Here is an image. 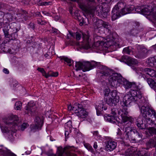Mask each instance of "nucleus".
Masks as SVG:
<instances>
[{
    "label": "nucleus",
    "mask_w": 156,
    "mask_h": 156,
    "mask_svg": "<svg viewBox=\"0 0 156 156\" xmlns=\"http://www.w3.org/2000/svg\"><path fill=\"white\" fill-rule=\"evenodd\" d=\"M142 7L140 6L135 8L133 5H126L124 2H119L112 10V20H115L122 16L133 12L134 9L138 13H142Z\"/></svg>",
    "instance_id": "nucleus-1"
},
{
    "label": "nucleus",
    "mask_w": 156,
    "mask_h": 156,
    "mask_svg": "<svg viewBox=\"0 0 156 156\" xmlns=\"http://www.w3.org/2000/svg\"><path fill=\"white\" fill-rule=\"evenodd\" d=\"M96 66H98L99 69L101 70L100 73L102 74V76H108L112 73V71L110 69L105 66L100 64V62L94 61H92L90 62H76L75 65L76 71L82 70L84 72L88 71Z\"/></svg>",
    "instance_id": "nucleus-2"
},
{
    "label": "nucleus",
    "mask_w": 156,
    "mask_h": 156,
    "mask_svg": "<svg viewBox=\"0 0 156 156\" xmlns=\"http://www.w3.org/2000/svg\"><path fill=\"white\" fill-rule=\"evenodd\" d=\"M111 113L112 115H108L104 117L105 119L107 121L113 123H115L116 120L115 116L117 113L118 116L119 117V116H120L123 122L127 121L131 122L132 118L129 116L128 109L126 108L125 107L119 110L115 108H112L111 109Z\"/></svg>",
    "instance_id": "nucleus-3"
},
{
    "label": "nucleus",
    "mask_w": 156,
    "mask_h": 156,
    "mask_svg": "<svg viewBox=\"0 0 156 156\" xmlns=\"http://www.w3.org/2000/svg\"><path fill=\"white\" fill-rule=\"evenodd\" d=\"M83 40L81 42L76 43V44L79 46L80 48H83L85 49H88L90 48L91 44V39L90 38V36L88 34L80 33L78 32H76L75 38L77 41L79 40L82 37Z\"/></svg>",
    "instance_id": "nucleus-4"
},
{
    "label": "nucleus",
    "mask_w": 156,
    "mask_h": 156,
    "mask_svg": "<svg viewBox=\"0 0 156 156\" xmlns=\"http://www.w3.org/2000/svg\"><path fill=\"white\" fill-rule=\"evenodd\" d=\"M142 101L140 104L142 105L140 108V111L142 115L144 118L147 117H154L156 119V111L147 106V102L143 98H141Z\"/></svg>",
    "instance_id": "nucleus-5"
},
{
    "label": "nucleus",
    "mask_w": 156,
    "mask_h": 156,
    "mask_svg": "<svg viewBox=\"0 0 156 156\" xmlns=\"http://www.w3.org/2000/svg\"><path fill=\"white\" fill-rule=\"evenodd\" d=\"M96 3L94 0H85L83 3L79 5L80 8L83 11H88L93 16L96 11Z\"/></svg>",
    "instance_id": "nucleus-6"
},
{
    "label": "nucleus",
    "mask_w": 156,
    "mask_h": 156,
    "mask_svg": "<svg viewBox=\"0 0 156 156\" xmlns=\"http://www.w3.org/2000/svg\"><path fill=\"white\" fill-rule=\"evenodd\" d=\"M125 133L126 138L133 141H135L136 139L140 140L142 138V135L140 132L130 127L126 128Z\"/></svg>",
    "instance_id": "nucleus-7"
},
{
    "label": "nucleus",
    "mask_w": 156,
    "mask_h": 156,
    "mask_svg": "<svg viewBox=\"0 0 156 156\" xmlns=\"http://www.w3.org/2000/svg\"><path fill=\"white\" fill-rule=\"evenodd\" d=\"M122 76L120 74L117 73L113 74L109 77V83L113 87H116L119 86L120 82L122 81Z\"/></svg>",
    "instance_id": "nucleus-8"
},
{
    "label": "nucleus",
    "mask_w": 156,
    "mask_h": 156,
    "mask_svg": "<svg viewBox=\"0 0 156 156\" xmlns=\"http://www.w3.org/2000/svg\"><path fill=\"white\" fill-rule=\"evenodd\" d=\"M76 107H73V109L75 111L76 115L79 117L85 118L88 115L87 112L84 110L82 105L76 103Z\"/></svg>",
    "instance_id": "nucleus-9"
},
{
    "label": "nucleus",
    "mask_w": 156,
    "mask_h": 156,
    "mask_svg": "<svg viewBox=\"0 0 156 156\" xmlns=\"http://www.w3.org/2000/svg\"><path fill=\"white\" fill-rule=\"evenodd\" d=\"M25 112L26 113L34 115V113L37 110L35 103L34 101H30L28 103L25 108Z\"/></svg>",
    "instance_id": "nucleus-10"
},
{
    "label": "nucleus",
    "mask_w": 156,
    "mask_h": 156,
    "mask_svg": "<svg viewBox=\"0 0 156 156\" xmlns=\"http://www.w3.org/2000/svg\"><path fill=\"white\" fill-rule=\"evenodd\" d=\"M21 121L19 119L18 117L16 115L12 116V120L11 122H6V124L9 126L10 127H12L14 129L17 130L19 126L21 124Z\"/></svg>",
    "instance_id": "nucleus-11"
},
{
    "label": "nucleus",
    "mask_w": 156,
    "mask_h": 156,
    "mask_svg": "<svg viewBox=\"0 0 156 156\" xmlns=\"http://www.w3.org/2000/svg\"><path fill=\"white\" fill-rule=\"evenodd\" d=\"M109 11L108 9L103 8L102 6H97L96 8L95 15L96 14L101 17L106 18Z\"/></svg>",
    "instance_id": "nucleus-12"
},
{
    "label": "nucleus",
    "mask_w": 156,
    "mask_h": 156,
    "mask_svg": "<svg viewBox=\"0 0 156 156\" xmlns=\"http://www.w3.org/2000/svg\"><path fill=\"white\" fill-rule=\"evenodd\" d=\"M119 60L120 61L123 62L130 66L136 65L138 63L136 59L127 55L122 56Z\"/></svg>",
    "instance_id": "nucleus-13"
},
{
    "label": "nucleus",
    "mask_w": 156,
    "mask_h": 156,
    "mask_svg": "<svg viewBox=\"0 0 156 156\" xmlns=\"http://www.w3.org/2000/svg\"><path fill=\"white\" fill-rule=\"evenodd\" d=\"M106 40V41L104 43L103 41H98L95 44V46L96 47H98L100 46L103 45L104 44H105L106 45H107L106 47H107L113 46H116L117 44L116 42H115L112 39H110L107 38Z\"/></svg>",
    "instance_id": "nucleus-14"
},
{
    "label": "nucleus",
    "mask_w": 156,
    "mask_h": 156,
    "mask_svg": "<svg viewBox=\"0 0 156 156\" xmlns=\"http://www.w3.org/2000/svg\"><path fill=\"white\" fill-rule=\"evenodd\" d=\"M69 147H66L64 149L62 147H58V150L59 151V154H55L54 156H76V155L69 151Z\"/></svg>",
    "instance_id": "nucleus-15"
},
{
    "label": "nucleus",
    "mask_w": 156,
    "mask_h": 156,
    "mask_svg": "<svg viewBox=\"0 0 156 156\" xmlns=\"http://www.w3.org/2000/svg\"><path fill=\"white\" fill-rule=\"evenodd\" d=\"M124 98V100H125V101L127 102L128 104H129L132 101H138L140 103H141V101H142L141 98V100H140V98L133 97L129 94H128L125 95ZM141 98H142L141 97Z\"/></svg>",
    "instance_id": "nucleus-16"
},
{
    "label": "nucleus",
    "mask_w": 156,
    "mask_h": 156,
    "mask_svg": "<svg viewBox=\"0 0 156 156\" xmlns=\"http://www.w3.org/2000/svg\"><path fill=\"white\" fill-rule=\"evenodd\" d=\"M13 30V28H11V26L8 23L5 24L3 27V31L5 37H8V35L10 33L12 32Z\"/></svg>",
    "instance_id": "nucleus-17"
},
{
    "label": "nucleus",
    "mask_w": 156,
    "mask_h": 156,
    "mask_svg": "<svg viewBox=\"0 0 156 156\" xmlns=\"http://www.w3.org/2000/svg\"><path fill=\"white\" fill-rule=\"evenodd\" d=\"M106 149L107 151H113L116 147V143L114 141L109 140L106 143Z\"/></svg>",
    "instance_id": "nucleus-18"
},
{
    "label": "nucleus",
    "mask_w": 156,
    "mask_h": 156,
    "mask_svg": "<svg viewBox=\"0 0 156 156\" xmlns=\"http://www.w3.org/2000/svg\"><path fill=\"white\" fill-rule=\"evenodd\" d=\"M146 147L145 148L146 150H149L150 148L156 147V140L151 139L147 141L145 143Z\"/></svg>",
    "instance_id": "nucleus-19"
},
{
    "label": "nucleus",
    "mask_w": 156,
    "mask_h": 156,
    "mask_svg": "<svg viewBox=\"0 0 156 156\" xmlns=\"http://www.w3.org/2000/svg\"><path fill=\"white\" fill-rule=\"evenodd\" d=\"M19 30V29L16 28H13V32L10 33L8 35V37H6V38H9V40L10 41L16 40L18 37V34L17 32Z\"/></svg>",
    "instance_id": "nucleus-20"
},
{
    "label": "nucleus",
    "mask_w": 156,
    "mask_h": 156,
    "mask_svg": "<svg viewBox=\"0 0 156 156\" xmlns=\"http://www.w3.org/2000/svg\"><path fill=\"white\" fill-rule=\"evenodd\" d=\"M136 124L140 129H146L145 121L142 118H138L136 122Z\"/></svg>",
    "instance_id": "nucleus-21"
},
{
    "label": "nucleus",
    "mask_w": 156,
    "mask_h": 156,
    "mask_svg": "<svg viewBox=\"0 0 156 156\" xmlns=\"http://www.w3.org/2000/svg\"><path fill=\"white\" fill-rule=\"evenodd\" d=\"M117 100V98L115 99L114 98L108 97L106 98V102L110 106L115 105L119 101V100Z\"/></svg>",
    "instance_id": "nucleus-22"
},
{
    "label": "nucleus",
    "mask_w": 156,
    "mask_h": 156,
    "mask_svg": "<svg viewBox=\"0 0 156 156\" xmlns=\"http://www.w3.org/2000/svg\"><path fill=\"white\" fill-rule=\"evenodd\" d=\"M145 119V123L146 124V128L148 127L149 126L153 127L156 126V123H155L154 121L151 120L150 117L144 118Z\"/></svg>",
    "instance_id": "nucleus-23"
},
{
    "label": "nucleus",
    "mask_w": 156,
    "mask_h": 156,
    "mask_svg": "<svg viewBox=\"0 0 156 156\" xmlns=\"http://www.w3.org/2000/svg\"><path fill=\"white\" fill-rule=\"evenodd\" d=\"M147 81L151 88L156 90V80H153L151 78H147Z\"/></svg>",
    "instance_id": "nucleus-24"
},
{
    "label": "nucleus",
    "mask_w": 156,
    "mask_h": 156,
    "mask_svg": "<svg viewBox=\"0 0 156 156\" xmlns=\"http://www.w3.org/2000/svg\"><path fill=\"white\" fill-rule=\"evenodd\" d=\"M132 83L128 81L126 79L123 78L122 79V81L120 82V84H123L126 89L130 88Z\"/></svg>",
    "instance_id": "nucleus-25"
},
{
    "label": "nucleus",
    "mask_w": 156,
    "mask_h": 156,
    "mask_svg": "<svg viewBox=\"0 0 156 156\" xmlns=\"http://www.w3.org/2000/svg\"><path fill=\"white\" fill-rule=\"evenodd\" d=\"M105 102L102 100L101 101H100V103H99L98 105H96L95 106L96 109H98L100 110H106L107 109V107L104 106V103Z\"/></svg>",
    "instance_id": "nucleus-26"
},
{
    "label": "nucleus",
    "mask_w": 156,
    "mask_h": 156,
    "mask_svg": "<svg viewBox=\"0 0 156 156\" xmlns=\"http://www.w3.org/2000/svg\"><path fill=\"white\" fill-rule=\"evenodd\" d=\"M35 124L40 126H42L43 123V119L42 117L37 116L35 119Z\"/></svg>",
    "instance_id": "nucleus-27"
},
{
    "label": "nucleus",
    "mask_w": 156,
    "mask_h": 156,
    "mask_svg": "<svg viewBox=\"0 0 156 156\" xmlns=\"http://www.w3.org/2000/svg\"><path fill=\"white\" fill-rule=\"evenodd\" d=\"M123 52L124 54L129 55H133V54L132 48L131 47H126L124 48L123 50Z\"/></svg>",
    "instance_id": "nucleus-28"
},
{
    "label": "nucleus",
    "mask_w": 156,
    "mask_h": 156,
    "mask_svg": "<svg viewBox=\"0 0 156 156\" xmlns=\"http://www.w3.org/2000/svg\"><path fill=\"white\" fill-rule=\"evenodd\" d=\"M96 25L98 27H100L101 25L104 27L107 28L108 26V23L104 22L102 20H98L96 22Z\"/></svg>",
    "instance_id": "nucleus-29"
},
{
    "label": "nucleus",
    "mask_w": 156,
    "mask_h": 156,
    "mask_svg": "<svg viewBox=\"0 0 156 156\" xmlns=\"http://www.w3.org/2000/svg\"><path fill=\"white\" fill-rule=\"evenodd\" d=\"M147 129L149 133L151 136L156 135V126L147 127Z\"/></svg>",
    "instance_id": "nucleus-30"
},
{
    "label": "nucleus",
    "mask_w": 156,
    "mask_h": 156,
    "mask_svg": "<svg viewBox=\"0 0 156 156\" xmlns=\"http://www.w3.org/2000/svg\"><path fill=\"white\" fill-rule=\"evenodd\" d=\"M147 62L151 66L156 65V56L149 58Z\"/></svg>",
    "instance_id": "nucleus-31"
},
{
    "label": "nucleus",
    "mask_w": 156,
    "mask_h": 156,
    "mask_svg": "<svg viewBox=\"0 0 156 156\" xmlns=\"http://www.w3.org/2000/svg\"><path fill=\"white\" fill-rule=\"evenodd\" d=\"M108 97H110L112 98H114V99L117 98V100H119V97L117 96V93L116 91L115 90H112L109 94Z\"/></svg>",
    "instance_id": "nucleus-32"
},
{
    "label": "nucleus",
    "mask_w": 156,
    "mask_h": 156,
    "mask_svg": "<svg viewBox=\"0 0 156 156\" xmlns=\"http://www.w3.org/2000/svg\"><path fill=\"white\" fill-rule=\"evenodd\" d=\"M130 94L133 97H138V96L139 95V90H131L130 91H129Z\"/></svg>",
    "instance_id": "nucleus-33"
},
{
    "label": "nucleus",
    "mask_w": 156,
    "mask_h": 156,
    "mask_svg": "<svg viewBox=\"0 0 156 156\" xmlns=\"http://www.w3.org/2000/svg\"><path fill=\"white\" fill-rule=\"evenodd\" d=\"M59 58H60V60H63L65 62L69 64V66H72V64H71V59L64 56H60L59 57Z\"/></svg>",
    "instance_id": "nucleus-34"
},
{
    "label": "nucleus",
    "mask_w": 156,
    "mask_h": 156,
    "mask_svg": "<svg viewBox=\"0 0 156 156\" xmlns=\"http://www.w3.org/2000/svg\"><path fill=\"white\" fill-rule=\"evenodd\" d=\"M41 126H40L37 125L35 124L31 125L30 126V128L31 131H33V132H35L37 129H40Z\"/></svg>",
    "instance_id": "nucleus-35"
},
{
    "label": "nucleus",
    "mask_w": 156,
    "mask_h": 156,
    "mask_svg": "<svg viewBox=\"0 0 156 156\" xmlns=\"http://www.w3.org/2000/svg\"><path fill=\"white\" fill-rule=\"evenodd\" d=\"M65 127L66 129L69 131H71L72 127L71 121H69L66 122L65 125Z\"/></svg>",
    "instance_id": "nucleus-36"
},
{
    "label": "nucleus",
    "mask_w": 156,
    "mask_h": 156,
    "mask_svg": "<svg viewBox=\"0 0 156 156\" xmlns=\"http://www.w3.org/2000/svg\"><path fill=\"white\" fill-rule=\"evenodd\" d=\"M22 103L20 101H18L15 103L14 108L16 110H20L21 108Z\"/></svg>",
    "instance_id": "nucleus-37"
},
{
    "label": "nucleus",
    "mask_w": 156,
    "mask_h": 156,
    "mask_svg": "<svg viewBox=\"0 0 156 156\" xmlns=\"http://www.w3.org/2000/svg\"><path fill=\"white\" fill-rule=\"evenodd\" d=\"M139 31L137 28H133L130 31V35L135 36L137 34L139 33Z\"/></svg>",
    "instance_id": "nucleus-38"
},
{
    "label": "nucleus",
    "mask_w": 156,
    "mask_h": 156,
    "mask_svg": "<svg viewBox=\"0 0 156 156\" xmlns=\"http://www.w3.org/2000/svg\"><path fill=\"white\" fill-rule=\"evenodd\" d=\"M69 34L67 35V38L69 39L70 38H75L76 33H73L71 31H69Z\"/></svg>",
    "instance_id": "nucleus-39"
},
{
    "label": "nucleus",
    "mask_w": 156,
    "mask_h": 156,
    "mask_svg": "<svg viewBox=\"0 0 156 156\" xmlns=\"http://www.w3.org/2000/svg\"><path fill=\"white\" fill-rule=\"evenodd\" d=\"M58 75V73L57 72H51V73H48L47 75H45L46 78H48L49 76H51L53 77H56Z\"/></svg>",
    "instance_id": "nucleus-40"
},
{
    "label": "nucleus",
    "mask_w": 156,
    "mask_h": 156,
    "mask_svg": "<svg viewBox=\"0 0 156 156\" xmlns=\"http://www.w3.org/2000/svg\"><path fill=\"white\" fill-rule=\"evenodd\" d=\"M4 14L2 11H0V27H2L3 24V18Z\"/></svg>",
    "instance_id": "nucleus-41"
},
{
    "label": "nucleus",
    "mask_w": 156,
    "mask_h": 156,
    "mask_svg": "<svg viewBox=\"0 0 156 156\" xmlns=\"http://www.w3.org/2000/svg\"><path fill=\"white\" fill-rule=\"evenodd\" d=\"M147 74L151 77L156 78V72L154 70L151 69L149 73H147Z\"/></svg>",
    "instance_id": "nucleus-42"
},
{
    "label": "nucleus",
    "mask_w": 156,
    "mask_h": 156,
    "mask_svg": "<svg viewBox=\"0 0 156 156\" xmlns=\"http://www.w3.org/2000/svg\"><path fill=\"white\" fill-rule=\"evenodd\" d=\"M1 49L4 52H8L9 51V48L7 46L5 47V46L4 44L2 43V44L1 45Z\"/></svg>",
    "instance_id": "nucleus-43"
},
{
    "label": "nucleus",
    "mask_w": 156,
    "mask_h": 156,
    "mask_svg": "<svg viewBox=\"0 0 156 156\" xmlns=\"http://www.w3.org/2000/svg\"><path fill=\"white\" fill-rule=\"evenodd\" d=\"M79 22H80V23L79 25L80 26H82L83 25V24H87L86 23V22H85V20H87V19H84V18H83L82 17H80L79 18V19H78Z\"/></svg>",
    "instance_id": "nucleus-44"
},
{
    "label": "nucleus",
    "mask_w": 156,
    "mask_h": 156,
    "mask_svg": "<svg viewBox=\"0 0 156 156\" xmlns=\"http://www.w3.org/2000/svg\"><path fill=\"white\" fill-rule=\"evenodd\" d=\"M120 105L122 106L124 108H126L128 106V105H129L128 104L127 102L125 101V100H124V98H123V101L120 102Z\"/></svg>",
    "instance_id": "nucleus-45"
},
{
    "label": "nucleus",
    "mask_w": 156,
    "mask_h": 156,
    "mask_svg": "<svg viewBox=\"0 0 156 156\" xmlns=\"http://www.w3.org/2000/svg\"><path fill=\"white\" fill-rule=\"evenodd\" d=\"M10 133H9L8 138L11 141H12L14 140V137L13 135L15 134L12 131H10Z\"/></svg>",
    "instance_id": "nucleus-46"
},
{
    "label": "nucleus",
    "mask_w": 156,
    "mask_h": 156,
    "mask_svg": "<svg viewBox=\"0 0 156 156\" xmlns=\"http://www.w3.org/2000/svg\"><path fill=\"white\" fill-rule=\"evenodd\" d=\"M131 90H139L138 86L136 85V84L134 83H132L130 88Z\"/></svg>",
    "instance_id": "nucleus-47"
},
{
    "label": "nucleus",
    "mask_w": 156,
    "mask_h": 156,
    "mask_svg": "<svg viewBox=\"0 0 156 156\" xmlns=\"http://www.w3.org/2000/svg\"><path fill=\"white\" fill-rule=\"evenodd\" d=\"M1 129L2 132L5 133H9L10 132V131H12L9 130L8 129V127L6 126L2 127H1Z\"/></svg>",
    "instance_id": "nucleus-48"
},
{
    "label": "nucleus",
    "mask_w": 156,
    "mask_h": 156,
    "mask_svg": "<svg viewBox=\"0 0 156 156\" xmlns=\"http://www.w3.org/2000/svg\"><path fill=\"white\" fill-rule=\"evenodd\" d=\"M37 23H38L41 25H45L47 23V22L45 21L44 20H42V19L38 18L37 19Z\"/></svg>",
    "instance_id": "nucleus-49"
},
{
    "label": "nucleus",
    "mask_w": 156,
    "mask_h": 156,
    "mask_svg": "<svg viewBox=\"0 0 156 156\" xmlns=\"http://www.w3.org/2000/svg\"><path fill=\"white\" fill-rule=\"evenodd\" d=\"M70 14H71L72 16L75 19H79L80 17L78 16V12L77 11H75L74 13H72V12H70Z\"/></svg>",
    "instance_id": "nucleus-50"
},
{
    "label": "nucleus",
    "mask_w": 156,
    "mask_h": 156,
    "mask_svg": "<svg viewBox=\"0 0 156 156\" xmlns=\"http://www.w3.org/2000/svg\"><path fill=\"white\" fill-rule=\"evenodd\" d=\"M84 146L89 151H90L91 152H93L94 150L92 147L89 144H84Z\"/></svg>",
    "instance_id": "nucleus-51"
},
{
    "label": "nucleus",
    "mask_w": 156,
    "mask_h": 156,
    "mask_svg": "<svg viewBox=\"0 0 156 156\" xmlns=\"http://www.w3.org/2000/svg\"><path fill=\"white\" fill-rule=\"evenodd\" d=\"M37 70L41 72L43 76H45V75H47V74L46 73V72L43 68L38 67L37 69Z\"/></svg>",
    "instance_id": "nucleus-52"
},
{
    "label": "nucleus",
    "mask_w": 156,
    "mask_h": 156,
    "mask_svg": "<svg viewBox=\"0 0 156 156\" xmlns=\"http://www.w3.org/2000/svg\"><path fill=\"white\" fill-rule=\"evenodd\" d=\"M6 155H8L9 156H16L14 154L12 153L9 150H7L5 152Z\"/></svg>",
    "instance_id": "nucleus-53"
},
{
    "label": "nucleus",
    "mask_w": 156,
    "mask_h": 156,
    "mask_svg": "<svg viewBox=\"0 0 156 156\" xmlns=\"http://www.w3.org/2000/svg\"><path fill=\"white\" fill-rule=\"evenodd\" d=\"M110 90L109 89H105L104 91V94L105 96H107L108 97L110 93Z\"/></svg>",
    "instance_id": "nucleus-54"
},
{
    "label": "nucleus",
    "mask_w": 156,
    "mask_h": 156,
    "mask_svg": "<svg viewBox=\"0 0 156 156\" xmlns=\"http://www.w3.org/2000/svg\"><path fill=\"white\" fill-rule=\"evenodd\" d=\"M22 2L26 5H32V4H31L30 3L31 2V0H24L22 1Z\"/></svg>",
    "instance_id": "nucleus-55"
},
{
    "label": "nucleus",
    "mask_w": 156,
    "mask_h": 156,
    "mask_svg": "<svg viewBox=\"0 0 156 156\" xmlns=\"http://www.w3.org/2000/svg\"><path fill=\"white\" fill-rule=\"evenodd\" d=\"M28 126V124L26 123H23L21 126V130L23 131L24 130L26 127Z\"/></svg>",
    "instance_id": "nucleus-56"
},
{
    "label": "nucleus",
    "mask_w": 156,
    "mask_h": 156,
    "mask_svg": "<svg viewBox=\"0 0 156 156\" xmlns=\"http://www.w3.org/2000/svg\"><path fill=\"white\" fill-rule=\"evenodd\" d=\"M51 32L53 33L57 34L59 33V31L57 29L52 28Z\"/></svg>",
    "instance_id": "nucleus-57"
},
{
    "label": "nucleus",
    "mask_w": 156,
    "mask_h": 156,
    "mask_svg": "<svg viewBox=\"0 0 156 156\" xmlns=\"http://www.w3.org/2000/svg\"><path fill=\"white\" fill-rule=\"evenodd\" d=\"M22 17L23 18V19L25 21H27V20H29L30 17V16H29L28 14L22 16Z\"/></svg>",
    "instance_id": "nucleus-58"
},
{
    "label": "nucleus",
    "mask_w": 156,
    "mask_h": 156,
    "mask_svg": "<svg viewBox=\"0 0 156 156\" xmlns=\"http://www.w3.org/2000/svg\"><path fill=\"white\" fill-rule=\"evenodd\" d=\"M40 0H31V4L32 5L40 2Z\"/></svg>",
    "instance_id": "nucleus-59"
},
{
    "label": "nucleus",
    "mask_w": 156,
    "mask_h": 156,
    "mask_svg": "<svg viewBox=\"0 0 156 156\" xmlns=\"http://www.w3.org/2000/svg\"><path fill=\"white\" fill-rule=\"evenodd\" d=\"M30 27L34 30L35 29V25L34 23L30 22L28 25Z\"/></svg>",
    "instance_id": "nucleus-60"
},
{
    "label": "nucleus",
    "mask_w": 156,
    "mask_h": 156,
    "mask_svg": "<svg viewBox=\"0 0 156 156\" xmlns=\"http://www.w3.org/2000/svg\"><path fill=\"white\" fill-rule=\"evenodd\" d=\"M140 51L142 53V54H143L144 53H147V50L146 48H144L141 49Z\"/></svg>",
    "instance_id": "nucleus-61"
},
{
    "label": "nucleus",
    "mask_w": 156,
    "mask_h": 156,
    "mask_svg": "<svg viewBox=\"0 0 156 156\" xmlns=\"http://www.w3.org/2000/svg\"><path fill=\"white\" fill-rule=\"evenodd\" d=\"M42 12L43 14L46 16H51V13L49 12H46L45 11H43Z\"/></svg>",
    "instance_id": "nucleus-62"
},
{
    "label": "nucleus",
    "mask_w": 156,
    "mask_h": 156,
    "mask_svg": "<svg viewBox=\"0 0 156 156\" xmlns=\"http://www.w3.org/2000/svg\"><path fill=\"white\" fill-rule=\"evenodd\" d=\"M5 5L4 4L0 2V10L4 8Z\"/></svg>",
    "instance_id": "nucleus-63"
},
{
    "label": "nucleus",
    "mask_w": 156,
    "mask_h": 156,
    "mask_svg": "<svg viewBox=\"0 0 156 156\" xmlns=\"http://www.w3.org/2000/svg\"><path fill=\"white\" fill-rule=\"evenodd\" d=\"M3 72L5 73V74H8L9 73V70L7 69H6V68H4L3 69Z\"/></svg>",
    "instance_id": "nucleus-64"
}]
</instances>
